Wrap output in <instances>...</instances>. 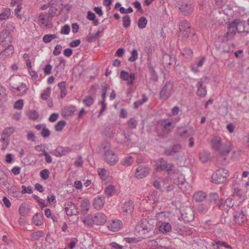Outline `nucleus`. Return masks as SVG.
Returning a JSON list of instances; mask_svg holds the SVG:
<instances>
[{
  "instance_id": "obj_57",
  "label": "nucleus",
  "mask_w": 249,
  "mask_h": 249,
  "mask_svg": "<svg viewBox=\"0 0 249 249\" xmlns=\"http://www.w3.org/2000/svg\"><path fill=\"white\" fill-rule=\"evenodd\" d=\"M148 69L150 71L152 79L155 81H157L158 80V76L156 73L154 67L151 65H149L148 66Z\"/></svg>"
},
{
  "instance_id": "obj_39",
  "label": "nucleus",
  "mask_w": 249,
  "mask_h": 249,
  "mask_svg": "<svg viewBox=\"0 0 249 249\" xmlns=\"http://www.w3.org/2000/svg\"><path fill=\"white\" fill-rule=\"evenodd\" d=\"M97 171L99 176L103 180L106 181L107 179L108 172L107 170L104 168H99Z\"/></svg>"
},
{
  "instance_id": "obj_10",
  "label": "nucleus",
  "mask_w": 249,
  "mask_h": 249,
  "mask_svg": "<svg viewBox=\"0 0 249 249\" xmlns=\"http://www.w3.org/2000/svg\"><path fill=\"white\" fill-rule=\"evenodd\" d=\"M120 77L122 80L127 82V85L128 86H133L135 83L136 76L135 73L134 72L129 73L123 70L120 72Z\"/></svg>"
},
{
  "instance_id": "obj_12",
  "label": "nucleus",
  "mask_w": 249,
  "mask_h": 249,
  "mask_svg": "<svg viewBox=\"0 0 249 249\" xmlns=\"http://www.w3.org/2000/svg\"><path fill=\"white\" fill-rule=\"evenodd\" d=\"M181 217L184 221L190 222L194 219V213L193 210L190 207H186L181 210Z\"/></svg>"
},
{
  "instance_id": "obj_36",
  "label": "nucleus",
  "mask_w": 249,
  "mask_h": 249,
  "mask_svg": "<svg viewBox=\"0 0 249 249\" xmlns=\"http://www.w3.org/2000/svg\"><path fill=\"white\" fill-rule=\"evenodd\" d=\"M233 196L235 198L240 200V202H243L245 199V196L243 195L242 191L239 188L234 189Z\"/></svg>"
},
{
  "instance_id": "obj_33",
  "label": "nucleus",
  "mask_w": 249,
  "mask_h": 249,
  "mask_svg": "<svg viewBox=\"0 0 249 249\" xmlns=\"http://www.w3.org/2000/svg\"><path fill=\"white\" fill-rule=\"evenodd\" d=\"M11 15V10L8 8H3L0 13V20H6L9 18Z\"/></svg>"
},
{
  "instance_id": "obj_32",
  "label": "nucleus",
  "mask_w": 249,
  "mask_h": 249,
  "mask_svg": "<svg viewBox=\"0 0 249 249\" xmlns=\"http://www.w3.org/2000/svg\"><path fill=\"white\" fill-rule=\"evenodd\" d=\"M171 226L168 222H162L159 226V231L162 233H166L171 230Z\"/></svg>"
},
{
  "instance_id": "obj_31",
  "label": "nucleus",
  "mask_w": 249,
  "mask_h": 249,
  "mask_svg": "<svg viewBox=\"0 0 249 249\" xmlns=\"http://www.w3.org/2000/svg\"><path fill=\"white\" fill-rule=\"evenodd\" d=\"M180 149L181 146L179 144H176L171 149L165 150V154L167 156H174L175 154L178 153Z\"/></svg>"
},
{
  "instance_id": "obj_37",
  "label": "nucleus",
  "mask_w": 249,
  "mask_h": 249,
  "mask_svg": "<svg viewBox=\"0 0 249 249\" xmlns=\"http://www.w3.org/2000/svg\"><path fill=\"white\" fill-rule=\"evenodd\" d=\"M205 60V58L204 57H202L201 59L197 62L194 64L192 66L191 69L192 71L195 72H197L198 71V68L203 66Z\"/></svg>"
},
{
  "instance_id": "obj_22",
  "label": "nucleus",
  "mask_w": 249,
  "mask_h": 249,
  "mask_svg": "<svg viewBox=\"0 0 249 249\" xmlns=\"http://www.w3.org/2000/svg\"><path fill=\"white\" fill-rule=\"evenodd\" d=\"M6 48L0 53V59L5 60L11 57L14 53V48L13 46H6Z\"/></svg>"
},
{
  "instance_id": "obj_58",
  "label": "nucleus",
  "mask_w": 249,
  "mask_h": 249,
  "mask_svg": "<svg viewBox=\"0 0 249 249\" xmlns=\"http://www.w3.org/2000/svg\"><path fill=\"white\" fill-rule=\"evenodd\" d=\"M83 103L86 107H90L94 102L93 98L90 96H86L83 101Z\"/></svg>"
},
{
  "instance_id": "obj_18",
  "label": "nucleus",
  "mask_w": 249,
  "mask_h": 249,
  "mask_svg": "<svg viewBox=\"0 0 249 249\" xmlns=\"http://www.w3.org/2000/svg\"><path fill=\"white\" fill-rule=\"evenodd\" d=\"M134 205L132 201H125L121 207V213L124 215L131 214L133 212Z\"/></svg>"
},
{
  "instance_id": "obj_60",
  "label": "nucleus",
  "mask_w": 249,
  "mask_h": 249,
  "mask_svg": "<svg viewBox=\"0 0 249 249\" xmlns=\"http://www.w3.org/2000/svg\"><path fill=\"white\" fill-rule=\"evenodd\" d=\"M138 52L137 50L133 49L131 52V56L128 58L130 62H134L138 59Z\"/></svg>"
},
{
  "instance_id": "obj_44",
  "label": "nucleus",
  "mask_w": 249,
  "mask_h": 249,
  "mask_svg": "<svg viewBox=\"0 0 249 249\" xmlns=\"http://www.w3.org/2000/svg\"><path fill=\"white\" fill-rule=\"evenodd\" d=\"M182 55L186 59H190L193 56V51L188 48H184L181 52Z\"/></svg>"
},
{
  "instance_id": "obj_51",
  "label": "nucleus",
  "mask_w": 249,
  "mask_h": 249,
  "mask_svg": "<svg viewBox=\"0 0 249 249\" xmlns=\"http://www.w3.org/2000/svg\"><path fill=\"white\" fill-rule=\"evenodd\" d=\"M57 9L55 7L51 6L48 11V13L47 14L49 18L52 19L53 17L56 15Z\"/></svg>"
},
{
  "instance_id": "obj_40",
  "label": "nucleus",
  "mask_w": 249,
  "mask_h": 249,
  "mask_svg": "<svg viewBox=\"0 0 249 249\" xmlns=\"http://www.w3.org/2000/svg\"><path fill=\"white\" fill-rule=\"evenodd\" d=\"M42 215L39 213H36L33 217L34 223L36 226H40L43 224L42 220Z\"/></svg>"
},
{
  "instance_id": "obj_30",
  "label": "nucleus",
  "mask_w": 249,
  "mask_h": 249,
  "mask_svg": "<svg viewBox=\"0 0 249 249\" xmlns=\"http://www.w3.org/2000/svg\"><path fill=\"white\" fill-rule=\"evenodd\" d=\"M76 111V107L74 106L70 105L64 107L62 109L63 114L65 116L72 115Z\"/></svg>"
},
{
  "instance_id": "obj_19",
  "label": "nucleus",
  "mask_w": 249,
  "mask_h": 249,
  "mask_svg": "<svg viewBox=\"0 0 249 249\" xmlns=\"http://www.w3.org/2000/svg\"><path fill=\"white\" fill-rule=\"evenodd\" d=\"M71 151V149L67 147L58 146L55 150L51 151V154L56 156L61 157Z\"/></svg>"
},
{
  "instance_id": "obj_29",
  "label": "nucleus",
  "mask_w": 249,
  "mask_h": 249,
  "mask_svg": "<svg viewBox=\"0 0 249 249\" xmlns=\"http://www.w3.org/2000/svg\"><path fill=\"white\" fill-rule=\"evenodd\" d=\"M161 126L164 130L167 132H171L174 128V125L173 124L172 122L169 119H164L161 123Z\"/></svg>"
},
{
  "instance_id": "obj_27",
  "label": "nucleus",
  "mask_w": 249,
  "mask_h": 249,
  "mask_svg": "<svg viewBox=\"0 0 249 249\" xmlns=\"http://www.w3.org/2000/svg\"><path fill=\"white\" fill-rule=\"evenodd\" d=\"M21 78L20 76L18 75H11L8 80L7 81V82L9 83L10 86V87L13 89L14 88V86L16 87L18 85L20 84Z\"/></svg>"
},
{
  "instance_id": "obj_64",
  "label": "nucleus",
  "mask_w": 249,
  "mask_h": 249,
  "mask_svg": "<svg viewBox=\"0 0 249 249\" xmlns=\"http://www.w3.org/2000/svg\"><path fill=\"white\" fill-rule=\"evenodd\" d=\"M70 30V26L68 24H66L62 27L60 33L62 34L68 35L69 34Z\"/></svg>"
},
{
  "instance_id": "obj_25",
  "label": "nucleus",
  "mask_w": 249,
  "mask_h": 249,
  "mask_svg": "<svg viewBox=\"0 0 249 249\" xmlns=\"http://www.w3.org/2000/svg\"><path fill=\"white\" fill-rule=\"evenodd\" d=\"M14 87V88L12 89V91L14 92H18L21 96L25 94L28 90L27 86L23 82L20 83V84L18 85L16 87Z\"/></svg>"
},
{
  "instance_id": "obj_50",
  "label": "nucleus",
  "mask_w": 249,
  "mask_h": 249,
  "mask_svg": "<svg viewBox=\"0 0 249 249\" xmlns=\"http://www.w3.org/2000/svg\"><path fill=\"white\" fill-rule=\"evenodd\" d=\"M147 23V20L144 17H141L139 18L138 22V26L141 29H143L146 27Z\"/></svg>"
},
{
  "instance_id": "obj_7",
  "label": "nucleus",
  "mask_w": 249,
  "mask_h": 249,
  "mask_svg": "<svg viewBox=\"0 0 249 249\" xmlns=\"http://www.w3.org/2000/svg\"><path fill=\"white\" fill-rule=\"evenodd\" d=\"M150 172V168L145 165H139L136 169L134 173L135 177L142 179L147 177Z\"/></svg>"
},
{
  "instance_id": "obj_23",
  "label": "nucleus",
  "mask_w": 249,
  "mask_h": 249,
  "mask_svg": "<svg viewBox=\"0 0 249 249\" xmlns=\"http://www.w3.org/2000/svg\"><path fill=\"white\" fill-rule=\"evenodd\" d=\"M222 144V139L219 136H214L211 140V145L212 148L216 152L219 150V148L220 147Z\"/></svg>"
},
{
  "instance_id": "obj_42",
  "label": "nucleus",
  "mask_w": 249,
  "mask_h": 249,
  "mask_svg": "<svg viewBox=\"0 0 249 249\" xmlns=\"http://www.w3.org/2000/svg\"><path fill=\"white\" fill-rule=\"evenodd\" d=\"M90 202L88 199L83 200L81 203V211L83 213H87L89 209Z\"/></svg>"
},
{
  "instance_id": "obj_11",
  "label": "nucleus",
  "mask_w": 249,
  "mask_h": 249,
  "mask_svg": "<svg viewBox=\"0 0 249 249\" xmlns=\"http://www.w3.org/2000/svg\"><path fill=\"white\" fill-rule=\"evenodd\" d=\"M195 5L191 1L183 2L179 9L180 12L184 16H188L193 13L194 10Z\"/></svg>"
},
{
  "instance_id": "obj_53",
  "label": "nucleus",
  "mask_w": 249,
  "mask_h": 249,
  "mask_svg": "<svg viewBox=\"0 0 249 249\" xmlns=\"http://www.w3.org/2000/svg\"><path fill=\"white\" fill-rule=\"evenodd\" d=\"M65 125L66 122L65 121H60L55 124L54 129L56 131H61Z\"/></svg>"
},
{
  "instance_id": "obj_63",
  "label": "nucleus",
  "mask_w": 249,
  "mask_h": 249,
  "mask_svg": "<svg viewBox=\"0 0 249 249\" xmlns=\"http://www.w3.org/2000/svg\"><path fill=\"white\" fill-rule=\"evenodd\" d=\"M23 107V101L22 99H19L16 101L14 105V107L16 109H22Z\"/></svg>"
},
{
  "instance_id": "obj_14",
  "label": "nucleus",
  "mask_w": 249,
  "mask_h": 249,
  "mask_svg": "<svg viewBox=\"0 0 249 249\" xmlns=\"http://www.w3.org/2000/svg\"><path fill=\"white\" fill-rule=\"evenodd\" d=\"M51 20L47 13H41L38 16V23L41 27H50L51 25Z\"/></svg>"
},
{
  "instance_id": "obj_45",
  "label": "nucleus",
  "mask_w": 249,
  "mask_h": 249,
  "mask_svg": "<svg viewBox=\"0 0 249 249\" xmlns=\"http://www.w3.org/2000/svg\"><path fill=\"white\" fill-rule=\"evenodd\" d=\"M83 222L85 225L88 226H91L94 223V216L92 217L90 215H88L84 218Z\"/></svg>"
},
{
  "instance_id": "obj_46",
  "label": "nucleus",
  "mask_w": 249,
  "mask_h": 249,
  "mask_svg": "<svg viewBox=\"0 0 249 249\" xmlns=\"http://www.w3.org/2000/svg\"><path fill=\"white\" fill-rule=\"evenodd\" d=\"M51 93V89L50 87L47 88L44 90L41 94V98L42 100H46L50 96Z\"/></svg>"
},
{
  "instance_id": "obj_4",
  "label": "nucleus",
  "mask_w": 249,
  "mask_h": 249,
  "mask_svg": "<svg viewBox=\"0 0 249 249\" xmlns=\"http://www.w3.org/2000/svg\"><path fill=\"white\" fill-rule=\"evenodd\" d=\"M173 83L167 81L162 87L160 92V98L164 100L168 99L173 92Z\"/></svg>"
},
{
  "instance_id": "obj_43",
  "label": "nucleus",
  "mask_w": 249,
  "mask_h": 249,
  "mask_svg": "<svg viewBox=\"0 0 249 249\" xmlns=\"http://www.w3.org/2000/svg\"><path fill=\"white\" fill-rule=\"evenodd\" d=\"M205 197V194L202 191L197 192L194 195V199L196 201H202Z\"/></svg>"
},
{
  "instance_id": "obj_28",
  "label": "nucleus",
  "mask_w": 249,
  "mask_h": 249,
  "mask_svg": "<svg viewBox=\"0 0 249 249\" xmlns=\"http://www.w3.org/2000/svg\"><path fill=\"white\" fill-rule=\"evenodd\" d=\"M211 245L213 249H220V248L222 247L225 248H231V246L228 245L227 242L218 240H213L212 242Z\"/></svg>"
},
{
  "instance_id": "obj_1",
  "label": "nucleus",
  "mask_w": 249,
  "mask_h": 249,
  "mask_svg": "<svg viewBox=\"0 0 249 249\" xmlns=\"http://www.w3.org/2000/svg\"><path fill=\"white\" fill-rule=\"evenodd\" d=\"M156 224V219H142L140 225L137 228L139 231L140 235L142 238H148L153 236L155 233L154 230Z\"/></svg>"
},
{
  "instance_id": "obj_47",
  "label": "nucleus",
  "mask_w": 249,
  "mask_h": 249,
  "mask_svg": "<svg viewBox=\"0 0 249 249\" xmlns=\"http://www.w3.org/2000/svg\"><path fill=\"white\" fill-rule=\"evenodd\" d=\"M220 14H223L226 16H230L232 14V10L227 6H223L221 8V10L219 11Z\"/></svg>"
},
{
  "instance_id": "obj_49",
  "label": "nucleus",
  "mask_w": 249,
  "mask_h": 249,
  "mask_svg": "<svg viewBox=\"0 0 249 249\" xmlns=\"http://www.w3.org/2000/svg\"><path fill=\"white\" fill-rule=\"evenodd\" d=\"M131 23L130 18L128 15L124 16L123 17V26L125 28L130 26Z\"/></svg>"
},
{
  "instance_id": "obj_26",
  "label": "nucleus",
  "mask_w": 249,
  "mask_h": 249,
  "mask_svg": "<svg viewBox=\"0 0 249 249\" xmlns=\"http://www.w3.org/2000/svg\"><path fill=\"white\" fill-rule=\"evenodd\" d=\"M196 87L197 89L196 91L197 96L201 97H205L207 94V90L206 87L203 86V82L201 80L198 82L196 85Z\"/></svg>"
},
{
  "instance_id": "obj_24",
  "label": "nucleus",
  "mask_w": 249,
  "mask_h": 249,
  "mask_svg": "<svg viewBox=\"0 0 249 249\" xmlns=\"http://www.w3.org/2000/svg\"><path fill=\"white\" fill-rule=\"evenodd\" d=\"M107 216L103 213H96L94 216V224L97 225H101L107 221Z\"/></svg>"
},
{
  "instance_id": "obj_9",
  "label": "nucleus",
  "mask_w": 249,
  "mask_h": 249,
  "mask_svg": "<svg viewBox=\"0 0 249 249\" xmlns=\"http://www.w3.org/2000/svg\"><path fill=\"white\" fill-rule=\"evenodd\" d=\"M104 156L106 162L111 166L115 165L119 161L118 156L113 151L105 152Z\"/></svg>"
},
{
  "instance_id": "obj_21",
  "label": "nucleus",
  "mask_w": 249,
  "mask_h": 249,
  "mask_svg": "<svg viewBox=\"0 0 249 249\" xmlns=\"http://www.w3.org/2000/svg\"><path fill=\"white\" fill-rule=\"evenodd\" d=\"M65 209V212L68 216L76 215L78 213L76 206L72 202L68 203Z\"/></svg>"
},
{
  "instance_id": "obj_2",
  "label": "nucleus",
  "mask_w": 249,
  "mask_h": 249,
  "mask_svg": "<svg viewBox=\"0 0 249 249\" xmlns=\"http://www.w3.org/2000/svg\"><path fill=\"white\" fill-rule=\"evenodd\" d=\"M229 176V171L225 169H220L216 170L212 176L211 181L216 184L225 182Z\"/></svg>"
},
{
  "instance_id": "obj_38",
  "label": "nucleus",
  "mask_w": 249,
  "mask_h": 249,
  "mask_svg": "<svg viewBox=\"0 0 249 249\" xmlns=\"http://www.w3.org/2000/svg\"><path fill=\"white\" fill-rule=\"evenodd\" d=\"M115 191V187L112 185L107 186L104 190L105 194L108 197L112 196L114 194Z\"/></svg>"
},
{
  "instance_id": "obj_61",
  "label": "nucleus",
  "mask_w": 249,
  "mask_h": 249,
  "mask_svg": "<svg viewBox=\"0 0 249 249\" xmlns=\"http://www.w3.org/2000/svg\"><path fill=\"white\" fill-rule=\"evenodd\" d=\"M15 131V128L14 127H7L5 128L3 131V134L5 135L9 136H10Z\"/></svg>"
},
{
  "instance_id": "obj_20",
  "label": "nucleus",
  "mask_w": 249,
  "mask_h": 249,
  "mask_svg": "<svg viewBox=\"0 0 249 249\" xmlns=\"http://www.w3.org/2000/svg\"><path fill=\"white\" fill-rule=\"evenodd\" d=\"M105 203V197L103 195H98L94 197L93 205L96 210H101Z\"/></svg>"
},
{
  "instance_id": "obj_52",
  "label": "nucleus",
  "mask_w": 249,
  "mask_h": 249,
  "mask_svg": "<svg viewBox=\"0 0 249 249\" xmlns=\"http://www.w3.org/2000/svg\"><path fill=\"white\" fill-rule=\"evenodd\" d=\"M148 99L145 95H142V98L141 100H139L134 102V105L135 108H137L139 106L142 105L147 101Z\"/></svg>"
},
{
  "instance_id": "obj_16",
  "label": "nucleus",
  "mask_w": 249,
  "mask_h": 249,
  "mask_svg": "<svg viewBox=\"0 0 249 249\" xmlns=\"http://www.w3.org/2000/svg\"><path fill=\"white\" fill-rule=\"evenodd\" d=\"M236 27L235 19L228 25V31L226 33V36L228 40L232 39L234 36L236 34V32H237Z\"/></svg>"
},
{
  "instance_id": "obj_56",
  "label": "nucleus",
  "mask_w": 249,
  "mask_h": 249,
  "mask_svg": "<svg viewBox=\"0 0 249 249\" xmlns=\"http://www.w3.org/2000/svg\"><path fill=\"white\" fill-rule=\"evenodd\" d=\"M133 162V158L131 156H129L124 159L122 162V164L124 166H129L131 165Z\"/></svg>"
},
{
  "instance_id": "obj_15",
  "label": "nucleus",
  "mask_w": 249,
  "mask_h": 249,
  "mask_svg": "<svg viewBox=\"0 0 249 249\" xmlns=\"http://www.w3.org/2000/svg\"><path fill=\"white\" fill-rule=\"evenodd\" d=\"M236 21V28L238 33H244L246 35L249 33V25L245 21L235 19Z\"/></svg>"
},
{
  "instance_id": "obj_62",
  "label": "nucleus",
  "mask_w": 249,
  "mask_h": 249,
  "mask_svg": "<svg viewBox=\"0 0 249 249\" xmlns=\"http://www.w3.org/2000/svg\"><path fill=\"white\" fill-rule=\"evenodd\" d=\"M27 140L32 142H35L36 141V137L34 133L31 131H27Z\"/></svg>"
},
{
  "instance_id": "obj_8",
  "label": "nucleus",
  "mask_w": 249,
  "mask_h": 249,
  "mask_svg": "<svg viewBox=\"0 0 249 249\" xmlns=\"http://www.w3.org/2000/svg\"><path fill=\"white\" fill-rule=\"evenodd\" d=\"M179 36L181 38H187L190 33V26L189 23L186 20L180 22L179 25Z\"/></svg>"
},
{
  "instance_id": "obj_59",
  "label": "nucleus",
  "mask_w": 249,
  "mask_h": 249,
  "mask_svg": "<svg viewBox=\"0 0 249 249\" xmlns=\"http://www.w3.org/2000/svg\"><path fill=\"white\" fill-rule=\"evenodd\" d=\"M50 173L48 169H44L40 171V176L43 180L47 179L49 177Z\"/></svg>"
},
{
  "instance_id": "obj_5",
  "label": "nucleus",
  "mask_w": 249,
  "mask_h": 249,
  "mask_svg": "<svg viewBox=\"0 0 249 249\" xmlns=\"http://www.w3.org/2000/svg\"><path fill=\"white\" fill-rule=\"evenodd\" d=\"M233 209L235 210L234 213V221L238 225H242L247 220V216L245 213V211L243 208H237V206H234Z\"/></svg>"
},
{
  "instance_id": "obj_55",
  "label": "nucleus",
  "mask_w": 249,
  "mask_h": 249,
  "mask_svg": "<svg viewBox=\"0 0 249 249\" xmlns=\"http://www.w3.org/2000/svg\"><path fill=\"white\" fill-rule=\"evenodd\" d=\"M43 236V232L42 231H38L33 232L31 235L32 239L35 241L38 240L40 237Z\"/></svg>"
},
{
  "instance_id": "obj_17",
  "label": "nucleus",
  "mask_w": 249,
  "mask_h": 249,
  "mask_svg": "<svg viewBox=\"0 0 249 249\" xmlns=\"http://www.w3.org/2000/svg\"><path fill=\"white\" fill-rule=\"evenodd\" d=\"M122 226L123 223L122 221L118 219H113L107 223V227L108 229L114 232L119 231Z\"/></svg>"
},
{
  "instance_id": "obj_48",
  "label": "nucleus",
  "mask_w": 249,
  "mask_h": 249,
  "mask_svg": "<svg viewBox=\"0 0 249 249\" xmlns=\"http://www.w3.org/2000/svg\"><path fill=\"white\" fill-rule=\"evenodd\" d=\"M209 158L210 153L208 152H203L199 154V159L203 163L207 162Z\"/></svg>"
},
{
  "instance_id": "obj_3",
  "label": "nucleus",
  "mask_w": 249,
  "mask_h": 249,
  "mask_svg": "<svg viewBox=\"0 0 249 249\" xmlns=\"http://www.w3.org/2000/svg\"><path fill=\"white\" fill-rule=\"evenodd\" d=\"M174 165L172 163H168L162 158H160L156 164V170L158 172L165 170L168 174H171L174 172Z\"/></svg>"
},
{
  "instance_id": "obj_54",
  "label": "nucleus",
  "mask_w": 249,
  "mask_h": 249,
  "mask_svg": "<svg viewBox=\"0 0 249 249\" xmlns=\"http://www.w3.org/2000/svg\"><path fill=\"white\" fill-rule=\"evenodd\" d=\"M156 218L159 223H162V222H165L166 216L164 213L161 212L157 214Z\"/></svg>"
},
{
  "instance_id": "obj_13",
  "label": "nucleus",
  "mask_w": 249,
  "mask_h": 249,
  "mask_svg": "<svg viewBox=\"0 0 249 249\" xmlns=\"http://www.w3.org/2000/svg\"><path fill=\"white\" fill-rule=\"evenodd\" d=\"M232 144L231 142L228 141L221 144L216 152L222 156H227L232 149Z\"/></svg>"
},
{
  "instance_id": "obj_41",
  "label": "nucleus",
  "mask_w": 249,
  "mask_h": 249,
  "mask_svg": "<svg viewBox=\"0 0 249 249\" xmlns=\"http://www.w3.org/2000/svg\"><path fill=\"white\" fill-rule=\"evenodd\" d=\"M87 18L91 21L94 25H97L99 24V20L96 18L95 14L91 11H88L87 13Z\"/></svg>"
},
{
  "instance_id": "obj_6",
  "label": "nucleus",
  "mask_w": 249,
  "mask_h": 249,
  "mask_svg": "<svg viewBox=\"0 0 249 249\" xmlns=\"http://www.w3.org/2000/svg\"><path fill=\"white\" fill-rule=\"evenodd\" d=\"M13 38L10 32L3 30L0 34V44L3 47L12 46L11 45Z\"/></svg>"
},
{
  "instance_id": "obj_34",
  "label": "nucleus",
  "mask_w": 249,
  "mask_h": 249,
  "mask_svg": "<svg viewBox=\"0 0 249 249\" xmlns=\"http://www.w3.org/2000/svg\"><path fill=\"white\" fill-rule=\"evenodd\" d=\"M233 206V201L231 198H227L225 200V203L223 205L222 204H218V207L219 208L222 209L223 207H224L225 209L232 207Z\"/></svg>"
},
{
  "instance_id": "obj_35",
  "label": "nucleus",
  "mask_w": 249,
  "mask_h": 249,
  "mask_svg": "<svg viewBox=\"0 0 249 249\" xmlns=\"http://www.w3.org/2000/svg\"><path fill=\"white\" fill-rule=\"evenodd\" d=\"M65 65V61L63 59H61L59 65L55 67L54 69V71L56 72V76L60 75L61 74V73L63 71Z\"/></svg>"
}]
</instances>
